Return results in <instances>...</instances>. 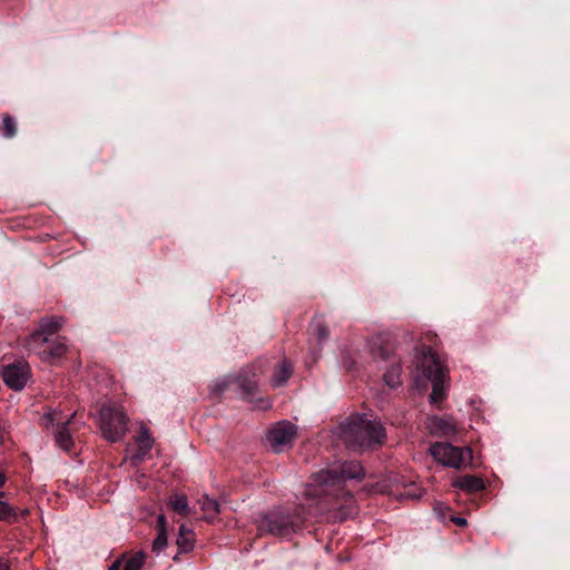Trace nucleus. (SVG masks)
Here are the masks:
<instances>
[{"instance_id": "aec40b11", "label": "nucleus", "mask_w": 570, "mask_h": 570, "mask_svg": "<svg viewBox=\"0 0 570 570\" xmlns=\"http://www.w3.org/2000/svg\"><path fill=\"white\" fill-rule=\"evenodd\" d=\"M168 505L181 515H187L189 513V505L187 501V497L184 494H174L168 500Z\"/></svg>"}, {"instance_id": "bb28decb", "label": "nucleus", "mask_w": 570, "mask_h": 570, "mask_svg": "<svg viewBox=\"0 0 570 570\" xmlns=\"http://www.w3.org/2000/svg\"><path fill=\"white\" fill-rule=\"evenodd\" d=\"M316 336H317L318 343L325 342L330 336L328 328L323 324H317L316 325Z\"/></svg>"}, {"instance_id": "ddd939ff", "label": "nucleus", "mask_w": 570, "mask_h": 570, "mask_svg": "<svg viewBox=\"0 0 570 570\" xmlns=\"http://www.w3.org/2000/svg\"><path fill=\"white\" fill-rule=\"evenodd\" d=\"M293 373V365L287 360H282L274 367L273 375L271 377V385L273 387H279L284 385Z\"/></svg>"}, {"instance_id": "9d476101", "label": "nucleus", "mask_w": 570, "mask_h": 570, "mask_svg": "<svg viewBox=\"0 0 570 570\" xmlns=\"http://www.w3.org/2000/svg\"><path fill=\"white\" fill-rule=\"evenodd\" d=\"M429 431L440 438H453L458 432L456 423L452 417L432 416L428 420Z\"/></svg>"}, {"instance_id": "f257e3e1", "label": "nucleus", "mask_w": 570, "mask_h": 570, "mask_svg": "<svg viewBox=\"0 0 570 570\" xmlns=\"http://www.w3.org/2000/svg\"><path fill=\"white\" fill-rule=\"evenodd\" d=\"M364 475L362 465L356 461L343 462L337 466L323 469L311 476L303 495L308 514H321L331 510L343 508L341 501L346 505L347 511L342 512L344 518L354 513V500L345 490L346 480L361 479Z\"/></svg>"}, {"instance_id": "423d86ee", "label": "nucleus", "mask_w": 570, "mask_h": 570, "mask_svg": "<svg viewBox=\"0 0 570 570\" xmlns=\"http://www.w3.org/2000/svg\"><path fill=\"white\" fill-rule=\"evenodd\" d=\"M430 453L440 464L453 469L465 466L472 460L470 448L454 446L443 442L432 444Z\"/></svg>"}, {"instance_id": "a211bd4d", "label": "nucleus", "mask_w": 570, "mask_h": 570, "mask_svg": "<svg viewBox=\"0 0 570 570\" xmlns=\"http://www.w3.org/2000/svg\"><path fill=\"white\" fill-rule=\"evenodd\" d=\"M62 325L63 320L61 317H46L41 320L37 331L51 338V336L55 335L62 327Z\"/></svg>"}, {"instance_id": "6e6552de", "label": "nucleus", "mask_w": 570, "mask_h": 570, "mask_svg": "<svg viewBox=\"0 0 570 570\" xmlns=\"http://www.w3.org/2000/svg\"><path fill=\"white\" fill-rule=\"evenodd\" d=\"M296 434V426L288 421L277 423L267 434V441L275 452H282Z\"/></svg>"}, {"instance_id": "f3484780", "label": "nucleus", "mask_w": 570, "mask_h": 570, "mask_svg": "<svg viewBox=\"0 0 570 570\" xmlns=\"http://www.w3.org/2000/svg\"><path fill=\"white\" fill-rule=\"evenodd\" d=\"M176 543L178 546L179 551L183 553L189 552L194 549V532L189 528H187L186 524H181L179 527Z\"/></svg>"}, {"instance_id": "c756f323", "label": "nucleus", "mask_w": 570, "mask_h": 570, "mask_svg": "<svg viewBox=\"0 0 570 570\" xmlns=\"http://www.w3.org/2000/svg\"><path fill=\"white\" fill-rule=\"evenodd\" d=\"M257 407L261 410H267L272 406V402L268 399H259Z\"/></svg>"}, {"instance_id": "2f4dec72", "label": "nucleus", "mask_w": 570, "mask_h": 570, "mask_svg": "<svg viewBox=\"0 0 570 570\" xmlns=\"http://www.w3.org/2000/svg\"><path fill=\"white\" fill-rule=\"evenodd\" d=\"M0 570H10V564L0 558Z\"/></svg>"}, {"instance_id": "6ab92c4d", "label": "nucleus", "mask_w": 570, "mask_h": 570, "mask_svg": "<svg viewBox=\"0 0 570 570\" xmlns=\"http://www.w3.org/2000/svg\"><path fill=\"white\" fill-rule=\"evenodd\" d=\"M199 503L200 509L204 512V519L207 521H213L219 513V504L215 499L205 495L199 500Z\"/></svg>"}, {"instance_id": "7c9ffc66", "label": "nucleus", "mask_w": 570, "mask_h": 570, "mask_svg": "<svg viewBox=\"0 0 570 570\" xmlns=\"http://www.w3.org/2000/svg\"><path fill=\"white\" fill-rule=\"evenodd\" d=\"M451 521L459 527H465L468 524L466 519L461 517H452Z\"/></svg>"}, {"instance_id": "f03ea898", "label": "nucleus", "mask_w": 570, "mask_h": 570, "mask_svg": "<svg viewBox=\"0 0 570 570\" xmlns=\"http://www.w3.org/2000/svg\"><path fill=\"white\" fill-rule=\"evenodd\" d=\"M341 438L351 449L371 448L385 439V429L381 422L366 414L351 416L341 426Z\"/></svg>"}, {"instance_id": "c85d7f7f", "label": "nucleus", "mask_w": 570, "mask_h": 570, "mask_svg": "<svg viewBox=\"0 0 570 570\" xmlns=\"http://www.w3.org/2000/svg\"><path fill=\"white\" fill-rule=\"evenodd\" d=\"M157 527H158V531L159 530H167V521H166V517L164 514H159L158 518H157Z\"/></svg>"}, {"instance_id": "5701e85b", "label": "nucleus", "mask_w": 570, "mask_h": 570, "mask_svg": "<svg viewBox=\"0 0 570 570\" xmlns=\"http://www.w3.org/2000/svg\"><path fill=\"white\" fill-rule=\"evenodd\" d=\"M2 135L7 138H12L17 132L16 120L11 116H4L1 126Z\"/></svg>"}, {"instance_id": "a878e982", "label": "nucleus", "mask_w": 570, "mask_h": 570, "mask_svg": "<svg viewBox=\"0 0 570 570\" xmlns=\"http://www.w3.org/2000/svg\"><path fill=\"white\" fill-rule=\"evenodd\" d=\"M449 510L450 508L441 502H436L433 507V511L440 521H444L446 519Z\"/></svg>"}, {"instance_id": "393cba45", "label": "nucleus", "mask_w": 570, "mask_h": 570, "mask_svg": "<svg viewBox=\"0 0 570 570\" xmlns=\"http://www.w3.org/2000/svg\"><path fill=\"white\" fill-rule=\"evenodd\" d=\"M17 515L16 510L7 502L0 501V520L8 521Z\"/></svg>"}, {"instance_id": "473e14b6", "label": "nucleus", "mask_w": 570, "mask_h": 570, "mask_svg": "<svg viewBox=\"0 0 570 570\" xmlns=\"http://www.w3.org/2000/svg\"><path fill=\"white\" fill-rule=\"evenodd\" d=\"M120 569V561H115L108 570H119Z\"/></svg>"}, {"instance_id": "412c9836", "label": "nucleus", "mask_w": 570, "mask_h": 570, "mask_svg": "<svg viewBox=\"0 0 570 570\" xmlns=\"http://www.w3.org/2000/svg\"><path fill=\"white\" fill-rule=\"evenodd\" d=\"M402 367L400 364H393L384 374L385 383L391 387H397L401 385Z\"/></svg>"}, {"instance_id": "20e7f679", "label": "nucleus", "mask_w": 570, "mask_h": 570, "mask_svg": "<svg viewBox=\"0 0 570 570\" xmlns=\"http://www.w3.org/2000/svg\"><path fill=\"white\" fill-rule=\"evenodd\" d=\"M129 419L120 407L104 405L100 410V430L109 442L120 441L128 431Z\"/></svg>"}, {"instance_id": "1a4fd4ad", "label": "nucleus", "mask_w": 570, "mask_h": 570, "mask_svg": "<svg viewBox=\"0 0 570 570\" xmlns=\"http://www.w3.org/2000/svg\"><path fill=\"white\" fill-rule=\"evenodd\" d=\"M30 376V367L26 362H17L3 367L4 383L14 391H21Z\"/></svg>"}, {"instance_id": "2eb2a0df", "label": "nucleus", "mask_w": 570, "mask_h": 570, "mask_svg": "<svg viewBox=\"0 0 570 570\" xmlns=\"http://www.w3.org/2000/svg\"><path fill=\"white\" fill-rule=\"evenodd\" d=\"M49 342H50V338L47 335H45L43 333H40L39 331H35L27 338L26 346L30 352L38 355L41 360L45 354L46 348L48 347Z\"/></svg>"}, {"instance_id": "9b49d317", "label": "nucleus", "mask_w": 570, "mask_h": 570, "mask_svg": "<svg viewBox=\"0 0 570 570\" xmlns=\"http://www.w3.org/2000/svg\"><path fill=\"white\" fill-rule=\"evenodd\" d=\"M136 451L130 455V461L134 464H138L145 460L147 454L150 452L154 445V438L149 430L145 426L140 429L139 435L136 438Z\"/></svg>"}, {"instance_id": "39448f33", "label": "nucleus", "mask_w": 570, "mask_h": 570, "mask_svg": "<svg viewBox=\"0 0 570 570\" xmlns=\"http://www.w3.org/2000/svg\"><path fill=\"white\" fill-rule=\"evenodd\" d=\"M304 518L298 514L293 517L287 512L273 511L265 514L257 524L261 533H271L277 537L288 535L296 531L303 523Z\"/></svg>"}, {"instance_id": "cd10ccee", "label": "nucleus", "mask_w": 570, "mask_h": 570, "mask_svg": "<svg viewBox=\"0 0 570 570\" xmlns=\"http://www.w3.org/2000/svg\"><path fill=\"white\" fill-rule=\"evenodd\" d=\"M372 353L375 358L387 360L390 357V350L387 347H379L377 350H373Z\"/></svg>"}, {"instance_id": "4468645a", "label": "nucleus", "mask_w": 570, "mask_h": 570, "mask_svg": "<svg viewBox=\"0 0 570 570\" xmlns=\"http://www.w3.org/2000/svg\"><path fill=\"white\" fill-rule=\"evenodd\" d=\"M256 374L252 373L248 368L243 370L242 373L236 377V383L242 390L245 397H250L257 390Z\"/></svg>"}, {"instance_id": "7ed1b4c3", "label": "nucleus", "mask_w": 570, "mask_h": 570, "mask_svg": "<svg viewBox=\"0 0 570 570\" xmlns=\"http://www.w3.org/2000/svg\"><path fill=\"white\" fill-rule=\"evenodd\" d=\"M416 370L432 383V393L430 401L438 403L445 396L446 371L439 360L438 355L426 346L416 352Z\"/></svg>"}, {"instance_id": "f8f14e48", "label": "nucleus", "mask_w": 570, "mask_h": 570, "mask_svg": "<svg viewBox=\"0 0 570 570\" xmlns=\"http://www.w3.org/2000/svg\"><path fill=\"white\" fill-rule=\"evenodd\" d=\"M452 485L469 493H475L484 489L483 480L471 474L454 479Z\"/></svg>"}, {"instance_id": "4be33fe9", "label": "nucleus", "mask_w": 570, "mask_h": 570, "mask_svg": "<svg viewBox=\"0 0 570 570\" xmlns=\"http://www.w3.org/2000/svg\"><path fill=\"white\" fill-rule=\"evenodd\" d=\"M145 563V554L137 552L132 557L126 560L122 570H140Z\"/></svg>"}, {"instance_id": "0eeeda50", "label": "nucleus", "mask_w": 570, "mask_h": 570, "mask_svg": "<svg viewBox=\"0 0 570 570\" xmlns=\"http://www.w3.org/2000/svg\"><path fill=\"white\" fill-rule=\"evenodd\" d=\"M76 414L73 413L68 420L61 421V413L58 411H49L41 417V424L46 429H51L57 446L69 452L73 446L72 435L69 424Z\"/></svg>"}, {"instance_id": "b1692460", "label": "nucleus", "mask_w": 570, "mask_h": 570, "mask_svg": "<svg viewBox=\"0 0 570 570\" xmlns=\"http://www.w3.org/2000/svg\"><path fill=\"white\" fill-rule=\"evenodd\" d=\"M167 546V530H159L156 539L153 542V550L155 552L163 551Z\"/></svg>"}, {"instance_id": "dca6fc26", "label": "nucleus", "mask_w": 570, "mask_h": 570, "mask_svg": "<svg viewBox=\"0 0 570 570\" xmlns=\"http://www.w3.org/2000/svg\"><path fill=\"white\" fill-rule=\"evenodd\" d=\"M67 352V345L65 342V338L57 337V338H50V342L48 344V347L45 351V354L42 356V361L49 362L56 358L61 357Z\"/></svg>"}]
</instances>
